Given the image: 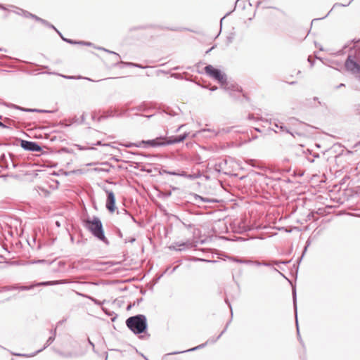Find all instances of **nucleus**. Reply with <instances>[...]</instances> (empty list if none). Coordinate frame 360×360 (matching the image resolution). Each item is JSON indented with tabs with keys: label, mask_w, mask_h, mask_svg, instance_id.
<instances>
[{
	"label": "nucleus",
	"mask_w": 360,
	"mask_h": 360,
	"mask_svg": "<svg viewBox=\"0 0 360 360\" xmlns=\"http://www.w3.org/2000/svg\"><path fill=\"white\" fill-rule=\"evenodd\" d=\"M84 227L91 232V233L98 240L107 243L103 230V224L101 221L97 217H89L84 220Z\"/></svg>",
	"instance_id": "obj_1"
},
{
	"label": "nucleus",
	"mask_w": 360,
	"mask_h": 360,
	"mask_svg": "<svg viewBox=\"0 0 360 360\" xmlns=\"http://www.w3.org/2000/svg\"><path fill=\"white\" fill-rule=\"evenodd\" d=\"M126 324L134 333L141 334L147 328V319L146 316L139 314L128 318Z\"/></svg>",
	"instance_id": "obj_2"
},
{
	"label": "nucleus",
	"mask_w": 360,
	"mask_h": 360,
	"mask_svg": "<svg viewBox=\"0 0 360 360\" xmlns=\"http://www.w3.org/2000/svg\"><path fill=\"white\" fill-rule=\"evenodd\" d=\"M188 136V133H185L182 135L178 136L174 139H171L169 141H166V138L163 136L157 137L156 139L148 141H142L141 143L137 145V146H141V144L146 145L149 147H158L161 146H165L167 144H172L175 143H179L186 139V138Z\"/></svg>",
	"instance_id": "obj_3"
},
{
	"label": "nucleus",
	"mask_w": 360,
	"mask_h": 360,
	"mask_svg": "<svg viewBox=\"0 0 360 360\" xmlns=\"http://www.w3.org/2000/svg\"><path fill=\"white\" fill-rule=\"evenodd\" d=\"M205 72L207 75L218 81L225 90H229L231 86H233L232 84L227 82L226 75L211 65L205 67Z\"/></svg>",
	"instance_id": "obj_4"
},
{
	"label": "nucleus",
	"mask_w": 360,
	"mask_h": 360,
	"mask_svg": "<svg viewBox=\"0 0 360 360\" xmlns=\"http://www.w3.org/2000/svg\"><path fill=\"white\" fill-rule=\"evenodd\" d=\"M345 68L360 81V65L351 55H349L345 64Z\"/></svg>",
	"instance_id": "obj_5"
},
{
	"label": "nucleus",
	"mask_w": 360,
	"mask_h": 360,
	"mask_svg": "<svg viewBox=\"0 0 360 360\" xmlns=\"http://www.w3.org/2000/svg\"><path fill=\"white\" fill-rule=\"evenodd\" d=\"M55 337H56V330H54L53 335L49 337V339L47 340V341H46L44 348L38 350L37 352H36L35 353H34V354H32L31 355L23 354H20V353H13V354L15 355V356H26V357L34 356L36 354L41 352L44 349L47 347L49 345H50L53 342V340H55Z\"/></svg>",
	"instance_id": "obj_6"
},
{
	"label": "nucleus",
	"mask_w": 360,
	"mask_h": 360,
	"mask_svg": "<svg viewBox=\"0 0 360 360\" xmlns=\"http://www.w3.org/2000/svg\"><path fill=\"white\" fill-rule=\"evenodd\" d=\"M21 146L25 150L30 151L39 152L41 150V147L34 142L22 141Z\"/></svg>",
	"instance_id": "obj_7"
},
{
	"label": "nucleus",
	"mask_w": 360,
	"mask_h": 360,
	"mask_svg": "<svg viewBox=\"0 0 360 360\" xmlns=\"http://www.w3.org/2000/svg\"><path fill=\"white\" fill-rule=\"evenodd\" d=\"M191 247H192L191 243H190L189 241H187L186 243H175L173 245L170 246L169 248L175 250L181 251V250H184L185 248H191Z\"/></svg>",
	"instance_id": "obj_8"
},
{
	"label": "nucleus",
	"mask_w": 360,
	"mask_h": 360,
	"mask_svg": "<svg viewBox=\"0 0 360 360\" xmlns=\"http://www.w3.org/2000/svg\"><path fill=\"white\" fill-rule=\"evenodd\" d=\"M124 234H125L124 238V236H123V232L120 229L117 231L118 236H120V238H123V242L124 243H126L127 242L133 243L135 240V238L134 237H132V236H127L126 232H125V231H124Z\"/></svg>",
	"instance_id": "obj_9"
},
{
	"label": "nucleus",
	"mask_w": 360,
	"mask_h": 360,
	"mask_svg": "<svg viewBox=\"0 0 360 360\" xmlns=\"http://www.w3.org/2000/svg\"><path fill=\"white\" fill-rule=\"evenodd\" d=\"M215 340H212L211 342H214ZM210 340H207V342L205 343V344H202V345H200L197 347H195L193 348H191V349H187L186 351H182V352H172V353H169V354H167L165 355V356H168V355H171V354H180V353H183V352H191V351H195V350H197L200 348H202L207 343L210 342Z\"/></svg>",
	"instance_id": "obj_10"
},
{
	"label": "nucleus",
	"mask_w": 360,
	"mask_h": 360,
	"mask_svg": "<svg viewBox=\"0 0 360 360\" xmlns=\"http://www.w3.org/2000/svg\"><path fill=\"white\" fill-rule=\"evenodd\" d=\"M68 283V281L66 280L52 281H46V282L39 283L38 284V285H54L64 284V283Z\"/></svg>",
	"instance_id": "obj_11"
},
{
	"label": "nucleus",
	"mask_w": 360,
	"mask_h": 360,
	"mask_svg": "<svg viewBox=\"0 0 360 360\" xmlns=\"http://www.w3.org/2000/svg\"><path fill=\"white\" fill-rule=\"evenodd\" d=\"M6 105L8 106V107H11V108H15V109H18V110H22V111H26V112H45L44 110H37V109L23 108L22 107L18 106V105H14V104H8Z\"/></svg>",
	"instance_id": "obj_12"
},
{
	"label": "nucleus",
	"mask_w": 360,
	"mask_h": 360,
	"mask_svg": "<svg viewBox=\"0 0 360 360\" xmlns=\"http://www.w3.org/2000/svg\"><path fill=\"white\" fill-rule=\"evenodd\" d=\"M106 207L110 212H112V191L108 193Z\"/></svg>",
	"instance_id": "obj_13"
},
{
	"label": "nucleus",
	"mask_w": 360,
	"mask_h": 360,
	"mask_svg": "<svg viewBox=\"0 0 360 360\" xmlns=\"http://www.w3.org/2000/svg\"><path fill=\"white\" fill-rule=\"evenodd\" d=\"M123 212H124L122 213V217L124 223L126 224H131L133 217L129 214H128L126 210H123Z\"/></svg>",
	"instance_id": "obj_14"
},
{
	"label": "nucleus",
	"mask_w": 360,
	"mask_h": 360,
	"mask_svg": "<svg viewBox=\"0 0 360 360\" xmlns=\"http://www.w3.org/2000/svg\"><path fill=\"white\" fill-rule=\"evenodd\" d=\"M226 164V160H224L221 162L217 163L214 165V170L217 172H221L223 170L224 165Z\"/></svg>",
	"instance_id": "obj_15"
},
{
	"label": "nucleus",
	"mask_w": 360,
	"mask_h": 360,
	"mask_svg": "<svg viewBox=\"0 0 360 360\" xmlns=\"http://www.w3.org/2000/svg\"><path fill=\"white\" fill-rule=\"evenodd\" d=\"M61 77L65 78V79H87V80H89V81H92V82H94V80L91 79L90 78H88V77H82L81 76H78V77H75V76H67V75H60Z\"/></svg>",
	"instance_id": "obj_16"
},
{
	"label": "nucleus",
	"mask_w": 360,
	"mask_h": 360,
	"mask_svg": "<svg viewBox=\"0 0 360 360\" xmlns=\"http://www.w3.org/2000/svg\"><path fill=\"white\" fill-rule=\"evenodd\" d=\"M292 296H293V304H294L295 311L296 324H297V328H298V322H297V303H296V292H295V290H293Z\"/></svg>",
	"instance_id": "obj_17"
},
{
	"label": "nucleus",
	"mask_w": 360,
	"mask_h": 360,
	"mask_svg": "<svg viewBox=\"0 0 360 360\" xmlns=\"http://www.w3.org/2000/svg\"><path fill=\"white\" fill-rule=\"evenodd\" d=\"M274 131H275L276 133H279V132H286V133L291 134V133L290 132V131L286 128V127L283 125V123L280 124L279 130L278 131V130L274 129Z\"/></svg>",
	"instance_id": "obj_18"
},
{
	"label": "nucleus",
	"mask_w": 360,
	"mask_h": 360,
	"mask_svg": "<svg viewBox=\"0 0 360 360\" xmlns=\"http://www.w3.org/2000/svg\"><path fill=\"white\" fill-rule=\"evenodd\" d=\"M41 22L42 24L45 25L49 27L53 28V30H55L61 36V34L56 30V28L53 25L49 24L46 20H45L44 19H41Z\"/></svg>",
	"instance_id": "obj_19"
},
{
	"label": "nucleus",
	"mask_w": 360,
	"mask_h": 360,
	"mask_svg": "<svg viewBox=\"0 0 360 360\" xmlns=\"http://www.w3.org/2000/svg\"><path fill=\"white\" fill-rule=\"evenodd\" d=\"M160 173L161 174H167L174 175V176H179V172H171V171H167L165 169H162V171Z\"/></svg>",
	"instance_id": "obj_20"
},
{
	"label": "nucleus",
	"mask_w": 360,
	"mask_h": 360,
	"mask_svg": "<svg viewBox=\"0 0 360 360\" xmlns=\"http://www.w3.org/2000/svg\"><path fill=\"white\" fill-rule=\"evenodd\" d=\"M251 264H255L256 266H261V265H264V266H269V264L267 262L262 263L258 261H253V262Z\"/></svg>",
	"instance_id": "obj_21"
},
{
	"label": "nucleus",
	"mask_w": 360,
	"mask_h": 360,
	"mask_svg": "<svg viewBox=\"0 0 360 360\" xmlns=\"http://www.w3.org/2000/svg\"><path fill=\"white\" fill-rule=\"evenodd\" d=\"M236 261L238 263L250 264L253 262L252 260H242V259H236Z\"/></svg>",
	"instance_id": "obj_22"
},
{
	"label": "nucleus",
	"mask_w": 360,
	"mask_h": 360,
	"mask_svg": "<svg viewBox=\"0 0 360 360\" xmlns=\"http://www.w3.org/2000/svg\"><path fill=\"white\" fill-rule=\"evenodd\" d=\"M198 177H199V175H196V174H188V176H186L187 179H189L191 180L195 179Z\"/></svg>",
	"instance_id": "obj_23"
},
{
	"label": "nucleus",
	"mask_w": 360,
	"mask_h": 360,
	"mask_svg": "<svg viewBox=\"0 0 360 360\" xmlns=\"http://www.w3.org/2000/svg\"><path fill=\"white\" fill-rule=\"evenodd\" d=\"M30 18H32L34 19L35 20L40 22H41V20L42 19L34 14H30Z\"/></svg>",
	"instance_id": "obj_24"
},
{
	"label": "nucleus",
	"mask_w": 360,
	"mask_h": 360,
	"mask_svg": "<svg viewBox=\"0 0 360 360\" xmlns=\"http://www.w3.org/2000/svg\"><path fill=\"white\" fill-rule=\"evenodd\" d=\"M127 64L128 65H130V66L138 67V68H146V67L141 66V65L136 64V63H127Z\"/></svg>",
	"instance_id": "obj_25"
},
{
	"label": "nucleus",
	"mask_w": 360,
	"mask_h": 360,
	"mask_svg": "<svg viewBox=\"0 0 360 360\" xmlns=\"http://www.w3.org/2000/svg\"><path fill=\"white\" fill-rule=\"evenodd\" d=\"M61 37H62V39H63L64 41H68V43H70V44H75V41H72V40H71V39H65V38H63L62 36H61Z\"/></svg>",
	"instance_id": "obj_26"
},
{
	"label": "nucleus",
	"mask_w": 360,
	"mask_h": 360,
	"mask_svg": "<svg viewBox=\"0 0 360 360\" xmlns=\"http://www.w3.org/2000/svg\"><path fill=\"white\" fill-rule=\"evenodd\" d=\"M179 176H184V177L186 178V176H188V174L184 172H179Z\"/></svg>",
	"instance_id": "obj_27"
},
{
	"label": "nucleus",
	"mask_w": 360,
	"mask_h": 360,
	"mask_svg": "<svg viewBox=\"0 0 360 360\" xmlns=\"http://www.w3.org/2000/svg\"><path fill=\"white\" fill-rule=\"evenodd\" d=\"M22 12L23 13L25 17H30V14H31L30 13L27 12V11H22Z\"/></svg>",
	"instance_id": "obj_28"
},
{
	"label": "nucleus",
	"mask_w": 360,
	"mask_h": 360,
	"mask_svg": "<svg viewBox=\"0 0 360 360\" xmlns=\"http://www.w3.org/2000/svg\"><path fill=\"white\" fill-rule=\"evenodd\" d=\"M352 1V0L349 1L347 4H338V6H347L348 5L350 4V3ZM337 4H335V6H336Z\"/></svg>",
	"instance_id": "obj_29"
},
{
	"label": "nucleus",
	"mask_w": 360,
	"mask_h": 360,
	"mask_svg": "<svg viewBox=\"0 0 360 360\" xmlns=\"http://www.w3.org/2000/svg\"><path fill=\"white\" fill-rule=\"evenodd\" d=\"M91 116L92 120H94L96 119V114L95 112H94L91 115Z\"/></svg>",
	"instance_id": "obj_30"
},
{
	"label": "nucleus",
	"mask_w": 360,
	"mask_h": 360,
	"mask_svg": "<svg viewBox=\"0 0 360 360\" xmlns=\"http://www.w3.org/2000/svg\"><path fill=\"white\" fill-rule=\"evenodd\" d=\"M281 124V123H275V124H274V126H275V127H276V128L279 130V127H280V124Z\"/></svg>",
	"instance_id": "obj_31"
},
{
	"label": "nucleus",
	"mask_w": 360,
	"mask_h": 360,
	"mask_svg": "<svg viewBox=\"0 0 360 360\" xmlns=\"http://www.w3.org/2000/svg\"><path fill=\"white\" fill-rule=\"evenodd\" d=\"M0 127H1L3 128H6V126L4 123H2L1 122H0Z\"/></svg>",
	"instance_id": "obj_32"
},
{
	"label": "nucleus",
	"mask_w": 360,
	"mask_h": 360,
	"mask_svg": "<svg viewBox=\"0 0 360 360\" xmlns=\"http://www.w3.org/2000/svg\"><path fill=\"white\" fill-rule=\"evenodd\" d=\"M217 89V86H214V87H212L210 90H211V91H215Z\"/></svg>",
	"instance_id": "obj_33"
},
{
	"label": "nucleus",
	"mask_w": 360,
	"mask_h": 360,
	"mask_svg": "<svg viewBox=\"0 0 360 360\" xmlns=\"http://www.w3.org/2000/svg\"><path fill=\"white\" fill-rule=\"evenodd\" d=\"M223 333H224V331H222V332L221 333V334H219V336L217 337V339H219Z\"/></svg>",
	"instance_id": "obj_34"
},
{
	"label": "nucleus",
	"mask_w": 360,
	"mask_h": 360,
	"mask_svg": "<svg viewBox=\"0 0 360 360\" xmlns=\"http://www.w3.org/2000/svg\"><path fill=\"white\" fill-rule=\"evenodd\" d=\"M183 127H184V125H181V126L178 128L177 131H179V130H180Z\"/></svg>",
	"instance_id": "obj_35"
},
{
	"label": "nucleus",
	"mask_w": 360,
	"mask_h": 360,
	"mask_svg": "<svg viewBox=\"0 0 360 360\" xmlns=\"http://www.w3.org/2000/svg\"><path fill=\"white\" fill-rule=\"evenodd\" d=\"M114 56H119L118 54H117L115 52L113 53Z\"/></svg>",
	"instance_id": "obj_36"
},
{
	"label": "nucleus",
	"mask_w": 360,
	"mask_h": 360,
	"mask_svg": "<svg viewBox=\"0 0 360 360\" xmlns=\"http://www.w3.org/2000/svg\"><path fill=\"white\" fill-rule=\"evenodd\" d=\"M307 248V246H306V247L304 248V250L303 254H304V252H306Z\"/></svg>",
	"instance_id": "obj_37"
},
{
	"label": "nucleus",
	"mask_w": 360,
	"mask_h": 360,
	"mask_svg": "<svg viewBox=\"0 0 360 360\" xmlns=\"http://www.w3.org/2000/svg\"><path fill=\"white\" fill-rule=\"evenodd\" d=\"M207 262H216V261H214V260H208Z\"/></svg>",
	"instance_id": "obj_38"
},
{
	"label": "nucleus",
	"mask_w": 360,
	"mask_h": 360,
	"mask_svg": "<svg viewBox=\"0 0 360 360\" xmlns=\"http://www.w3.org/2000/svg\"><path fill=\"white\" fill-rule=\"evenodd\" d=\"M344 86V84H340L338 86V87H342V86Z\"/></svg>",
	"instance_id": "obj_39"
},
{
	"label": "nucleus",
	"mask_w": 360,
	"mask_h": 360,
	"mask_svg": "<svg viewBox=\"0 0 360 360\" xmlns=\"http://www.w3.org/2000/svg\"><path fill=\"white\" fill-rule=\"evenodd\" d=\"M89 343H90V344L94 347V345H93V343L91 342V341H90V340H89Z\"/></svg>",
	"instance_id": "obj_40"
},
{
	"label": "nucleus",
	"mask_w": 360,
	"mask_h": 360,
	"mask_svg": "<svg viewBox=\"0 0 360 360\" xmlns=\"http://www.w3.org/2000/svg\"><path fill=\"white\" fill-rule=\"evenodd\" d=\"M56 225H57L58 226H60V224L57 221V222H56Z\"/></svg>",
	"instance_id": "obj_41"
},
{
	"label": "nucleus",
	"mask_w": 360,
	"mask_h": 360,
	"mask_svg": "<svg viewBox=\"0 0 360 360\" xmlns=\"http://www.w3.org/2000/svg\"><path fill=\"white\" fill-rule=\"evenodd\" d=\"M102 117H102V116H101V117H99L98 118V120H100Z\"/></svg>",
	"instance_id": "obj_42"
},
{
	"label": "nucleus",
	"mask_w": 360,
	"mask_h": 360,
	"mask_svg": "<svg viewBox=\"0 0 360 360\" xmlns=\"http://www.w3.org/2000/svg\"><path fill=\"white\" fill-rule=\"evenodd\" d=\"M44 260H39L37 262H43Z\"/></svg>",
	"instance_id": "obj_43"
},
{
	"label": "nucleus",
	"mask_w": 360,
	"mask_h": 360,
	"mask_svg": "<svg viewBox=\"0 0 360 360\" xmlns=\"http://www.w3.org/2000/svg\"><path fill=\"white\" fill-rule=\"evenodd\" d=\"M84 116H85V115H82V120L84 119Z\"/></svg>",
	"instance_id": "obj_44"
},
{
	"label": "nucleus",
	"mask_w": 360,
	"mask_h": 360,
	"mask_svg": "<svg viewBox=\"0 0 360 360\" xmlns=\"http://www.w3.org/2000/svg\"><path fill=\"white\" fill-rule=\"evenodd\" d=\"M113 210H114V212H115V210H116V207H115V205H114Z\"/></svg>",
	"instance_id": "obj_45"
},
{
	"label": "nucleus",
	"mask_w": 360,
	"mask_h": 360,
	"mask_svg": "<svg viewBox=\"0 0 360 360\" xmlns=\"http://www.w3.org/2000/svg\"><path fill=\"white\" fill-rule=\"evenodd\" d=\"M0 51H2V49H0Z\"/></svg>",
	"instance_id": "obj_46"
},
{
	"label": "nucleus",
	"mask_w": 360,
	"mask_h": 360,
	"mask_svg": "<svg viewBox=\"0 0 360 360\" xmlns=\"http://www.w3.org/2000/svg\"><path fill=\"white\" fill-rule=\"evenodd\" d=\"M0 8H1V6H0Z\"/></svg>",
	"instance_id": "obj_47"
},
{
	"label": "nucleus",
	"mask_w": 360,
	"mask_h": 360,
	"mask_svg": "<svg viewBox=\"0 0 360 360\" xmlns=\"http://www.w3.org/2000/svg\"><path fill=\"white\" fill-rule=\"evenodd\" d=\"M107 359V358L105 359V360Z\"/></svg>",
	"instance_id": "obj_48"
}]
</instances>
